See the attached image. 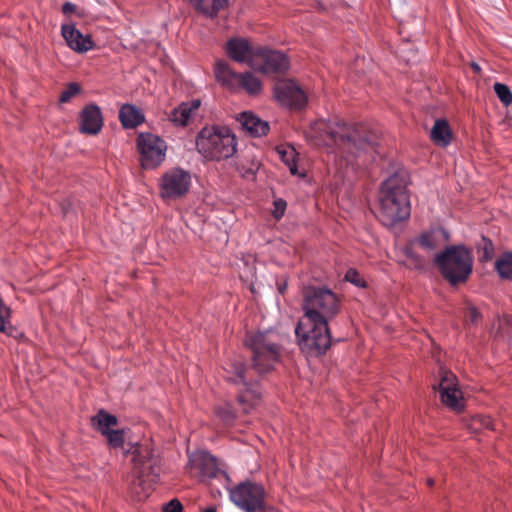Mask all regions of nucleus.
I'll list each match as a JSON object with an SVG mask.
<instances>
[{
  "label": "nucleus",
  "instance_id": "obj_40",
  "mask_svg": "<svg viewBox=\"0 0 512 512\" xmlns=\"http://www.w3.org/2000/svg\"><path fill=\"white\" fill-rule=\"evenodd\" d=\"M481 315L478 309L473 305H468L465 312V320L471 324H477Z\"/></svg>",
  "mask_w": 512,
  "mask_h": 512
},
{
  "label": "nucleus",
  "instance_id": "obj_14",
  "mask_svg": "<svg viewBox=\"0 0 512 512\" xmlns=\"http://www.w3.org/2000/svg\"><path fill=\"white\" fill-rule=\"evenodd\" d=\"M257 63L253 69L265 74L284 73L289 68L286 54L277 50L257 49Z\"/></svg>",
  "mask_w": 512,
  "mask_h": 512
},
{
  "label": "nucleus",
  "instance_id": "obj_44",
  "mask_svg": "<svg viewBox=\"0 0 512 512\" xmlns=\"http://www.w3.org/2000/svg\"><path fill=\"white\" fill-rule=\"evenodd\" d=\"M427 484H428L429 486H432V485L434 484V480H433L432 478H428V479H427Z\"/></svg>",
  "mask_w": 512,
  "mask_h": 512
},
{
  "label": "nucleus",
  "instance_id": "obj_22",
  "mask_svg": "<svg viewBox=\"0 0 512 512\" xmlns=\"http://www.w3.org/2000/svg\"><path fill=\"white\" fill-rule=\"evenodd\" d=\"M200 100H192L190 102H183L178 107L174 108L170 115L169 120L178 126H185L191 117L200 107Z\"/></svg>",
  "mask_w": 512,
  "mask_h": 512
},
{
  "label": "nucleus",
  "instance_id": "obj_23",
  "mask_svg": "<svg viewBox=\"0 0 512 512\" xmlns=\"http://www.w3.org/2000/svg\"><path fill=\"white\" fill-rule=\"evenodd\" d=\"M119 120L126 129H133L145 121L142 109L133 104H124L119 110Z\"/></svg>",
  "mask_w": 512,
  "mask_h": 512
},
{
  "label": "nucleus",
  "instance_id": "obj_31",
  "mask_svg": "<svg viewBox=\"0 0 512 512\" xmlns=\"http://www.w3.org/2000/svg\"><path fill=\"white\" fill-rule=\"evenodd\" d=\"M414 245H417V243H413V241L402 248V254L410 261V265L414 268H422L424 266V259L419 256L414 251Z\"/></svg>",
  "mask_w": 512,
  "mask_h": 512
},
{
  "label": "nucleus",
  "instance_id": "obj_39",
  "mask_svg": "<svg viewBox=\"0 0 512 512\" xmlns=\"http://www.w3.org/2000/svg\"><path fill=\"white\" fill-rule=\"evenodd\" d=\"M273 210L272 215L276 220H279L283 217L285 210H286V202L282 199H277L273 202Z\"/></svg>",
  "mask_w": 512,
  "mask_h": 512
},
{
  "label": "nucleus",
  "instance_id": "obj_26",
  "mask_svg": "<svg viewBox=\"0 0 512 512\" xmlns=\"http://www.w3.org/2000/svg\"><path fill=\"white\" fill-rule=\"evenodd\" d=\"M118 423L116 416L107 413L101 409L95 416L91 418L92 426L103 436L112 430Z\"/></svg>",
  "mask_w": 512,
  "mask_h": 512
},
{
  "label": "nucleus",
  "instance_id": "obj_32",
  "mask_svg": "<svg viewBox=\"0 0 512 512\" xmlns=\"http://www.w3.org/2000/svg\"><path fill=\"white\" fill-rule=\"evenodd\" d=\"M470 426H471V428L474 431H478V430H481V429H490V430H495L496 429L495 423L491 419V417L490 416H486V415H482V414L475 415L471 419Z\"/></svg>",
  "mask_w": 512,
  "mask_h": 512
},
{
  "label": "nucleus",
  "instance_id": "obj_17",
  "mask_svg": "<svg viewBox=\"0 0 512 512\" xmlns=\"http://www.w3.org/2000/svg\"><path fill=\"white\" fill-rule=\"evenodd\" d=\"M61 33L67 45L78 53H84L93 48V41L89 35H83L73 25H62Z\"/></svg>",
  "mask_w": 512,
  "mask_h": 512
},
{
  "label": "nucleus",
  "instance_id": "obj_9",
  "mask_svg": "<svg viewBox=\"0 0 512 512\" xmlns=\"http://www.w3.org/2000/svg\"><path fill=\"white\" fill-rule=\"evenodd\" d=\"M137 148L144 169H154L165 160L166 142L155 134L140 133L137 137Z\"/></svg>",
  "mask_w": 512,
  "mask_h": 512
},
{
  "label": "nucleus",
  "instance_id": "obj_25",
  "mask_svg": "<svg viewBox=\"0 0 512 512\" xmlns=\"http://www.w3.org/2000/svg\"><path fill=\"white\" fill-rule=\"evenodd\" d=\"M430 137L436 145L446 147L451 142V129L448 122L437 119L431 129Z\"/></svg>",
  "mask_w": 512,
  "mask_h": 512
},
{
  "label": "nucleus",
  "instance_id": "obj_12",
  "mask_svg": "<svg viewBox=\"0 0 512 512\" xmlns=\"http://www.w3.org/2000/svg\"><path fill=\"white\" fill-rule=\"evenodd\" d=\"M434 389L439 392L441 402L454 411H461L464 408V397L458 387L457 377L451 372L440 369V381Z\"/></svg>",
  "mask_w": 512,
  "mask_h": 512
},
{
  "label": "nucleus",
  "instance_id": "obj_16",
  "mask_svg": "<svg viewBox=\"0 0 512 512\" xmlns=\"http://www.w3.org/2000/svg\"><path fill=\"white\" fill-rule=\"evenodd\" d=\"M79 131L82 134L97 135L103 127V115L100 107L90 103L81 110L78 118Z\"/></svg>",
  "mask_w": 512,
  "mask_h": 512
},
{
  "label": "nucleus",
  "instance_id": "obj_10",
  "mask_svg": "<svg viewBox=\"0 0 512 512\" xmlns=\"http://www.w3.org/2000/svg\"><path fill=\"white\" fill-rule=\"evenodd\" d=\"M231 501L245 512L260 511L264 507L265 490L254 482H243L230 491Z\"/></svg>",
  "mask_w": 512,
  "mask_h": 512
},
{
  "label": "nucleus",
  "instance_id": "obj_7",
  "mask_svg": "<svg viewBox=\"0 0 512 512\" xmlns=\"http://www.w3.org/2000/svg\"><path fill=\"white\" fill-rule=\"evenodd\" d=\"M434 262L451 285L466 282L472 273L473 257L464 245L446 247L435 255Z\"/></svg>",
  "mask_w": 512,
  "mask_h": 512
},
{
  "label": "nucleus",
  "instance_id": "obj_45",
  "mask_svg": "<svg viewBox=\"0 0 512 512\" xmlns=\"http://www.w3.org/2000/svg\"><path fill=\"white\" fill-rule=\"evenodd\" d=\"M285 288H286V285L279 286V288H278V289H279V292H280V293H284Z\"/></svg>",
  "mask_w": 512,
  "mask_h": 512
},
{
  "label": "nucleus",
  "instance_id": "obj_38",
  "mask_svg": "<svg viewBox=\"0 0 512 512\" xmlns=\"http://www.w3.org/2000/svg\"><path fill=\"white\" fill-rule=\"evenodd\" d=\"M218 417L226 424H230L235 419V413L230 405L226 404L217 408Z\"/></svg>",
  "mask_w": 512,
  "mask_h": 512
},
{
  "label": "nucleus",
  "instance_id": "obj_2",
  "mask_svg": "<svg viewBox=\"0 0 512 512\" xmlns=\"http://www.w3.org/2000/svg\"><path fill=\"white\" fill-rule=\"evenodd\" d=\"M306 137L312 145L326 147L333 154L339 173L352 164L362 150L376 144V134L368 133L364 124L347 125L338 121L320 119L311 124Z\"/></svg>",
  "mask_w": 512,
  "mask_h": 512
},
{
  "label": "nucleus",
  "instance_id": "obj_1",
  "mask_svg": "<svg viewBox=\"0 0 512 512\" xmlns=\"http://www.w3.org/2000/svg\"><path fill=\"white\" fill-rule=\"evenodd\" d=\"M340 298L325 287H311L305 291L304 316L295 333L299 346L309 356L324 354L331 345L329 321L340 311Z\"/></svg>",
  "mask_w": 512,
  "mask_h": 512
},
{
  "label": "nucleus",
  "instance_id": "obj_13",
  "mask_svg": "<svg viewBox=\"0 0 512 512\" xmlns=\"http://www.w3.org/2000/svg\"><path fill=\"white\" fill-rule=\"evenodd\" d=\"M274 96L281 105L289 108H302L307 101L304 91L292 80L277 82L274 88Z\"/></svg>",
  "mask_w": 512,
  "mask_h": 512
},
{
  "label": "nucleus",
  "instance_id": "obj_15",
  "mask_svg": "<svg viewBox=\"0 0 512 512\" xmlns=\"http://www.w3.org/2000/svg\"><path fill=\"white\" fill-rule=\"evenodd\" d=\"M226 53L234 61L238 63H246L251 68L258 65L257 50L253 49L246 39H230L226 44Z\"/></svg>",
  "mask_w": 512,
  "mask_h": 512
},
{
  "label": "nucleus",
  "instance_id": "obj_11",
  "mask_svg": "<svg viewBox=\"0 0 512 512\" xmlns=\"http://www.w3.org/2000/svg\"><path fill=\"white\" fill-rule=\"evenodd\" d=\"M190 186V173L181 168H172L160 178L159 193L166 200L178 199L187 194Z\"/></svg>",
  "mask_w": 512,
  "mask_h": 512
},
{
  "label": "nucleus",
  "instance_id": "obj_41",
  "mask_svg": "<svg viewBox=\"0 0 512 512\" xmlns=\"http://www.w3.org/2000/svg\"><path fill=\"white\" fill-rule=\"evenodd\" d=\"M182 508V504L177 499H173L165 505L164 512H182Z\"/></svg>",
  "mask_w": 512,
  "mask_h": 512
},
{
  "label": "nucleus",
  "instance_id": "obj_29",
  "mask_svg": "<svg viewBox=\"0 0 512 512\" xmlns=\"http://www.w3.org/2000/svg\"><path fill=\"white\" fill-rule=\"evenodd\" d=\"M277 154L280 159L285 163V165L289 168L291 174L297 175V166H296V150L292 146H279L276 148Z\"/></svg>",
  "mask_w": 512,
  "mask_h": 512
},
{
  "label": "nucleus",
  "instance_id": "obj_36",
  "mask_svg": "<svg viewBox=\"0 0 512 512\" xmlns=\"http://www.w3.org/2000/svg\"><path fill=\"white\" fill-rule=\"evenodd\" d=\"M344 278H345V280L347 282L355 285L356 287H359V288H365L366 287V281L360 275V273L356 269H354V268H349L346 271Z\"/></svg>",
  "mask_w": 512,
  "mask_h": 512
},
{
  "label": "nucleus",
  "instance_id": "obj_37",
  "mask_svg": "<svg viewBox=\"0 0 512 512\" xmlns=\"http://www.w3.org/2000/svg\"><path fill=\"white\" fill-rule=\"evenodd\" d=\"M81 91V87L79 84L72 82L70 83L67 88L61 93L59 101L61 103L69 102L74 96L79 94Z\"/></svg>",
  "mask_w": 512,
  "mask_h": 512
},
{
  "label": "nucleus",
  "instance_id": "obj_4",
  "mask_svg": "<svg viewBox=\"0 0 512 512\" xmlns=\"http://www.w3.org/2000/svg\"><path fill=\"white\" fill-rule=\"evenodd\" d=\"M132 455L133 474L137 479L132 483V490L143 500L152 490V484L159 479L160 458L149 444H136L129 452Z\"/></svg>",
  "mask_w": 512,
  "mask_h": 512
},
{
  "label": "nucleus",
  "instance_id": "obj_20",
  "mask_svg": "<svg viewBox=\"0 0 512 512\" xmlns=\"http://www.w3.org/2000/svg\"><path fill=\"white\" fill-rule=\"evenodd\" d=\"M448 240V232L443 228H436L421 234L413 240V243H417L422 249L431 252Z\"/></svg>",
  "mask_w": 512,
  "mask_h": 512
},
{
  "label": "nucleus",
  "instance_id": "obj_28",
  "mask_svg": "<svg viewBox=\"0 0 512 512\" xmlns=\"http://www.w3.org/2000/svg\"><path fill=\"white\" fill-rule=\"evenodd\" d=\"M495 270L501 279L512 280V252H504L497 258Z\"/></svg>",
  "mask_w": 512,
  "mask_h": 512
},
{
  "label": "nucleus",
  "instance_id": "obj_24",
  "mask_svg": "<svg viewBox=\"0 0 512 512\" xmlns=\"http://www.w3.org/2000/svg\"><path fill=\"white\" fill-rule=\"evenodd\" d=\"M194 8L209 18H214L228 6L229 0H189Z\"/></svg>",
  "mask_w": 512,
  "mask_h": 512
},
{
  "label": "nucleus",
  "instance_id": "obj_21",
  "mask_svg": "<svg viewBox=\"0 0 512 512\" xmlns=\"http://www.w3.org/2000/svg\"><path fill=\"white\" fill-rule=\"evenodd\" d=\"M214 74L216 80L231 91L237 90V81L239 74L236 73L224 60H218L214 65Z\"/></svg>",
  "mask_w": 512,
  "mask_h": 512
},
{
  "label": "nucleus",
  "instance_id": "obj_46",
  "mask_svg": "<svg viewBox=\"0 0 512 512\" xmlns=\"http://www.w3.org/2000/svg\"><path fill=\"white\" fill-rule=\"evenodd\" d=\"M204 512H215V511L213 509H208V510H206Z\"/></svg>",
  "mask_w": 512,
  "mask_h": 512
},
{
  "label": "nucleus",
  "instance_id": "obj_8",
  "mask_svg": "<svg viewBox=\"0 0 512 512\" xmlns=\"http://www.w3.org/2000/svg\"><path fill=\"white\" fill-rule=\"evenodd\" d=\"M228 381L238 386V403L244 413H249L261 400L262 391L258 382L247 381V368L241 358L231 360L225 368Z\"/></svg>",
  "mask_w": 512,
  "mask_h": 512
},
{
  "label": "nucleus",
  "instance_id": "obj_27",
  "mask_svg": "<svg viewBox=\"0 0 512 512\" xmlns=\"http://www.w3.org/2000/svg\"><path fill=\"white\" fill-rule=\"evenodd\" d=\"M245 90L249 95H257L262 90L261 81L250 72L240 73L237 89Z\"/></svg>",
  "mask_w": 512,
  "mask_h": 512
},
{
  "label": "nucleus",
  "instance_id": "obj_3",
  "mask_svg": "<svg viewBox=\"0 0 512 512\" xmlns=\"http://www.w3.org/2000/svg\"><path fill=\"white\" fill-rule=\"evenodd\" d=\"M406 181L399 174L386 179L380 189L378 217L385 226H393L410 216Z\"/></svg>",
  "mask_w": 512,
  "mask_h": 512
},
{
  "label": "nucleus",
  "instance_id": "obj_35",
  "mask_svg": "<svg viewBox=\"0 0 512 512\" xmlns=\"http://www.w3.org/2000/svg\"><path fill=\"white\" fill-rule=\"evenodd\" d=\"M110 446L113 448H120L124 444V433L123 430L112 429L104 435Z\"/></svg>",
  "mask_w": 512,
  "mask_h": 512
},
{
  "label": "nucleus",
  "instance_id": "obj_18",
  "mask_svg": "<svg viewBox=\"0 0 512 512\" xmlns=\"http://www.w3.org/2000/svg\"><path fill=\"white\" fill-rule=\"evenodd\" d=\"M189 462L200 471L203 478H214L219 471L217 459L206 451L192 454Z\"/></svg>",
  "mask_w": 512,
  "mask_h": 512
},
{
  "label": "nucleus",
  "instance_id": "obj_5",
  "mask_svg": "<svg viewBox=\"0 0 512 512\" xmlns=\"http://www.w3.org/2000/svg\"><path fill=\"white\" fill-rule=\"evenodd\" d=\"M246 345L252 350L253 367L258 373L272 370L281 357V335L273 329L247 335Z\"/></svg>",
  "mask_w": 512,
  "mask_h": 512
},
{
  "label": "nucleus",
  "instance_id": "obj_42",
  "mask_svg": "<svg viewBox=\"0 0 512 512\" xmlns=\"http://www.w3.org/2000/svg\"><path fill=\"white\" fill-rule=\"evenodd\" d=\"M62 11L65 14L72 13L75 11V5L70 2H66V3H64V5L62 7Z\"/></svg>",
  "mask_w": 512,
  "mask_h": 512
},
{
  "label": "nucleus",
  "instance_id": "obj_30",
  "mask_svg": "<svg viewBox=\"0 0 512 512\" xmlns=\"http://www.w3.org/2000/svg\"><path fill=\"white\" fill-rule=\"evenodd\" d=\"M480 261H489L494 255L493 243L490 239L482 236L480 242L477 244Z\"/></svg>",
  "mask_w": 512,
  "mask_h": 512
},
{
  "label": "nucleus",
  "instance_id": "obj_6",
  "mask_svg": "<svg viewBox=\"0 0 512 512\" xmlns=\"http://www.w3.org/2000/svg\"><path fill=\"white\" fill-rule=\"evenodd\" d=\"M236 146V136L224 126L204 127L196 140L198 152L211 160H222L233 156Z\"/></svg>",
  "mask_w": 512,
  "mask_h": 512
},
{
  "label": "nucleus",
  "instance_id": "obj_34",
  "mask_svg": "<svg viewBox=\"0 0 512 512\" xmlns=\"http://www.w3.org/2000/svg\"><path fill=\"white\" fill-rule=\"evenodd\" d=\"M494 91L504 106L512 104V92L507 85L503 83H495Z\"/></svg>",
  "mask_w": 512,
  "mask_h": 512
},
{
  "label": "nucleus",
  "instance_id": "obj_19",
  "mask_svg": "<svg viewBox=\"0 0 512 512\" xmlns=\"http://www.w3.org/2000/svg\"><path fill=\"white\" fill-rule=\"evenodd\" d=\"M237 121L240 123L243 130L254 137L266 135L269 131L268 122L260 119L252 112H243L239 114Z\"/></svg>",
  "mask_w": 512,
  "mask_h": 512
},
{
  "label": "nucleus",
  "instance_id": "obj_43",
  "mask_svg": "<svg viewBox=\"0 0 512 512\" xmlns=\"http://www.w3.org/2000/svg\"><path fill=\"white\" fill-rule=\"evenodd\" d=\"M472 68H473L475 71H477V72L480 70L479 65H478V64H476V63H473V64H472Z\"/></svg>",
  "mask_w": 512,
  "mask_h": 512
},
{
  "label": "nucleus",
  "instance_id": "obj_33",
  "mask_svg": "<svg viewBox=\"0 0 512 512\" xmlns=\"http://www.w3.org/2000/svg\"><path fill=\"white\" fill-rule=\"evenodd\" d=\"M260 167V163L258 161L252 160L247 163H241L238 167L239 172L241 175L248 179L253 180L255 178V175Z\"/></svg>",
  "mask_w": 512,
  "mask_h": 512
}]
</instances>
